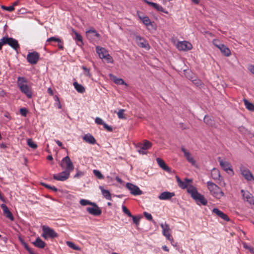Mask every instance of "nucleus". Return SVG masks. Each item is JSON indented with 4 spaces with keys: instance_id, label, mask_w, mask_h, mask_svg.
Here are the masks:
<instances>
[{
    "instance_id": "obj_39",
    "label": "nucleus",
    "mask_w": 254,
    "mask_h": 254,
    "mask_svg": "<svg viewBox=\"0 0 254 254\" xmlns=\"http://www.w3.org/2000/svg\"><path fill=\"white\" fill-rule=\"evenodd\" d=\"M28 145L33 149H36L37 147V144L33 142L32 139L28 138L27 140Z\"/></svg>"
},
{
    "instance_id": "obj_6",
    "label": "nucleus",
    "mask_w": 254,
    "mask_h": 254,
    "mask_svg": "<svg viewBox=\"0 0 254 254\" xmlns=\"http://www.w3.org/2000/svg\"><path fill=\"white\" fill-rule=\"evenodd\" d=\"M43 234L42 236L47 239L48 238H55L58 237V234L52 228L48 226L42 227Z\"/></svg>"
},
{
    "instance_id": "obj_19",
    "label": "nucleus",
    "mask_w": 254,
    "mask_h": 254,
    "mask_svg": "<svg viewBox=\"0 0 254 254\" xmlns=\"http://www.w3.org/2000/svg\"><path fill=\"white\" fill-rule=\"evenodd\" d=\"M181 150L184 153V156L188 160V161L191 163L192 165H194L195 164V161L193 157L191 156L190 152L188 151L184 147H181Z\"/></svg>"
},
{
    "instance_id": "obj_13",
    "label": "nucleus",
    "mask_w": 254,
    "mask_h": 254,
    "mask_svg": "<svg viewBox=\"0 0 254 254\" xmlns=\"http://www.w3.org/2000/svg\"><path fill=\"white\" fill-rule=\"evenodd\" d=\"M126 187L129 190L130 192L134 195H138L142 194V191L139 188L131 183H127Z\"/></svg>"
},
{
    "instance_id": "obj_18",
    "label": "nucleus",
    "mask_w": 254,
    "mask_h": 254,
    "mask_svg": "<svg viewBox=\"0 0 254 254\" xmlns=\"http://www.w3.org/2000/svg\"><path fill=\"white\" fill-rule=\"evenodd\" d=\"M177 182L178 184V186L182 189H185L188 188L190 185L189 186V183L191 182L192 180L188 179H185L184 181H182L181 179L178 176H176Z\"/></svg>"
},
{
    "instance_id": "obj_23",
    "label": "nucleus",
    "mask_w": 254,
    "mask_h": 254,
    "mask_svg": "<svg viewBox=\"0 0 254 254\" xmlns=\"http://www.w3.org/2000/svg\"><path fill=\"white\" fill-rule=\"evenodd\" d=\"M96 51L100 58L102 59H103L106 55L108 54V52L106 49L100 46H97L96 47Z\"/></svg>"
},
{
    "instance_id": "obj_58",
    "label": "nucleus",
    "mask_w": 254,
    "mask_h": 254,
    "mask_svg": "<svg viewBox=\"0 0 254 254\" xmlns=\"http://www.w3.org/2000/svg\"><path fill=\"white\" fill-rule=\"evenodd\" d=\"M58 47L60 49L63 50V49H64L63 43L62 41L61 42L58 43Z\"/></svg>"
},
{
    "instance_id": "obj_5",
    "label": "nucleus",
    "mask_w": 254,
    "mask_h": 254,
    "mask_svg": "<svg viewBox=\"0 0 254 254\" xmlns=\"http://www.w3.org/2000/svg\"><path fill=\"white\" fill-rule=\"evenodd\" d=\"M60 165L63 169H64L69 173H70L74 169L73 164L68 156L62 159Z\"/></svg>"
},
{
    "instance_id": "obj_2",
    "label": "nucleus",
    "mask_w": 254,
    "mask_h": 254,
    "mask_svg": "<svg viewBox=\"0 0 254 254\" xmlns=\"http://www.w3.org/2000/svg\"><path fill=\"white\" fill-rule=\"evenodd\" d=\"M206 186L210 194L216 199H220L225 196L222 189L213 182L208 181Z\"/></svg>"
},
{
    "instance_id": "obj_32",
    "label": "nucleus",
    "mask_w": 254,
    "mask_h": 254,
    "mask_svg": "<svg viewBox=\"0 0 254 254\" xmlns=\"http://www.w3.org/2000/svg\"><path fill=\"white\" fill-rule=\"evenodd\" d=\"M99 189L102 192V195L106 199L110 200L112 199L111 194L108 190H105L102 186H100Z\"/></svg>"
},
{
    "instance_id": "obj_45",
    "label": "nucleus",
    "mask_w": 254,
    "mask_h": 254,
    "mask_svg": "<svg viewBox=\"0 0 254 254\" xmlns=\"http://www.w3.org/2000/svg\"><path fill=\"white\" fill-rule=\"evenodd\" d=\"M103 59H105L108 63H113L114 62L113 58L109 54V53L106 55Z\"/></svg>"
},
{
    "instance_id": "obj_57",
    "label": "nucleus",
    "mask_w": 254,
    "mask_h": 254,
    "mask_svg": "<svg viewBox=\"0 0 254 254\" xmlns=\"http://www.w3.org/2000/svg\"><path fill=\"white\" fill-rule=\"evenodd\" d=\"M180 126H181V127L182 128V129L183 130H185V129H188L189 128V127L185 125L184 124L182 123V124H180Z\"/></svg>"
},
{
    "instance_id": "obj_38",
    "label": "nucleus",
    "mask_w": 254,
    "mask_h": 254,
    "mask_svg": "<svg viewBox=\"0 0 254 254\" xmlns=\"http://www.w3.org/2000/svg\"><path fill=\"white\" fill-rule=\"evenodd\" d=\"M66 245L71 249H72L73 250H76V251H80L81 249L78 246L75 245L73 243L70 242V241H67L66 242Z\"/></svg>"
},
{
    "instance_id": "obj_63",
    "label": "nucleus",
    "mask_w": 254,
    "mask_h": 254,
    "mask_svg": "<svg viewBox=\"0 0 254 254\" xmlns=\"http://www.w3.org/2000/svg\"><path fill=\"white\" fill-rule=\"evenodd\" d=\"M56 143L60 147H62L63 146V143L61 141H60V140H56Z\"/></svg>"
},
{
    "instance_id": "obj_52",
    "label": "nucleus",
    "mask_w": 254,
    "mask_h": 254,
    "mask_svg": "<svg viewBox=\"0 0 254 254\" xmlns=\"http://www.w3.org/2000/svg\"><path fill=\"white\" fill-rule=\"evenodd\" d=\"M20 114L23 116L26 117L28 112L26 108H21L19 110Z\"/></svg>"
},
{
    "instance_id": "obj_12",
    "label": "nucleus",
    "mask_w": 254,
    "mask_h": 254,
    "mask_svg": "<svg viewBox=\"0 0 254 254\" xmlns=\"http://www.w3.org/2000/svg\"><path fill=\"white\" fill-rule=\"evenodd\" d=\"M135 41L137 45L142 48H144L146 50L150 49V46L147 41L143 37L136 35L135 36Z\"/></svg>"
},
{
    "instance_id": "obj_50",
    "label": "nucleus",
    "mask_w": 254,
    "mask_h": 254,
    "mask_svg": "<svg viewBox=\"0 0 254 254\" xmlns=\"http://www.w3.org/2000/svg\"><path fill=\"white\" fill-rule=\"evenodd\" d=\"M243 246L245 249L248 250L251 253L254 254V249L252 247L248 246L246 243H243Z\"/></svg>"
},
{
    "instance_id": "obj_26",
    "label": "nucleus",
    "mask_w": 254,
    "mask_h": 254,
    "mask_svg": "<svg viewBox=\"0 0 254 254\" xmlns=\"http://www.w3.org/2000/svg\"><path fill=\"white\" fill-rule=\"evenodd\" d=\"M87 37L92 38L93 36L96 37L98 38L100 37V35L97 32V31L93 27L86 31Z\"/></svg>"
},
{
    "instance_id": "obj_20",
    "label": "nucleus",
    "mask_w": 254,
    "mask_h": 254,
    "mask_svg": "<svg viewBox=\"0 0 254 254\" xmlns=\"http://www.w3.org/2000/svg\"><path fill=\"white\" fill-rule=\"evenodd\" d=\"M212 212L226 221H229L230 220L229 217L218 208H213Z\"/></svg>"
},
{
    "instance_id": "obj_28",
    "label": "nucleus",
    "mask_w": 254,
    "mask_h": 254,
    "mask_svg": "<svg viewBox=\"0 0 254 254\" xmlns=\"http://www.w3.org/2000/svg\"><path fill=\"white\" fill-rule=\"evenodd\" d=\"M20 91L25 94L28 98L32 97V91L30 88L28 86L27 84L25 85L23 87L20 89Z\"/></svg>"
},
{
    "instance_id": "obj_4",
    "label": "nucleus",
    "mask_w": 254,
    "mask_h": 254,
    "mask_svg": "<svg viewBox=\"0 0 254 254\" xmlns=\"http://www.w3.org/2000/svg\"><path fill=\"white\" fill-rule=\"evenodd\" d=\"M135 146L140 154H145L147 153L146 150L152 146V143L147 140H144L143 143H137L135 144Z\"/></svg>"
},
{
    "instance_id": "obj_27",
    "label": "nucleus",
    "mask_w": 254,
    "mask_h": 254,
    "mask_svg": "<svg viewBox=\"0 0 254 254\" xmlns=\"http://www.w3.org/2000/svg\"><path fill=\"white\" fill-rule=\"evenodd\" d=\"M211 176L212 178L215 181L221 180V177L220 171L217 169L214 168L211 170Z\"/></svg>"
},
{
    "instance_id": "obj_17",
    "label": "nucleus",
    "mask_w": 254,
    "mask_h": 254,
    "mask_svg": "<svg viewBox=\"0 0 254 254\" xmlns=\"http://www.w3.org/2000/svg\"><path fill=\"white\" fill-rule=\"evenodd\" d=\"M93 207H87V211L90 214H92L94 216H99L101 214L102 211L100 209V208L97 206V205L93 202L92 205Z\"/></svg>"
},
{
    "instance_id": "obj_33",
    "label": "nucleus",
    "mask_w": 254,
    "mask_h": 254,
    "mask_svg": "<svg viewBox=\"0 0 254 254\" xmlns=\"http://www.w3.org/2000/svg\"><path fill=\"white\" fill-rule=\"evenodd\" d=\"M73 85L76 90L80 93H83L85 92L84 87L81 84H78L76 82L73 83Z\"/></svg>"
},
{
    "instance_id": "obj_48",
    "label": "nucleus",
    "mask_w": 254,
    "mask_h": 254,
    "mask_svg": "<svg viewBox=\"0 0 254 254\" xmlns=\"http://www.w3.org/2000/svg\"><path fill=\"white\" fill-rule=\"evenodd\" d=\"M82 68L84 70V74L86 76L88 77H91V75L90 72V69L89 68H86L84 66H82Z\"/></svg>"
},
{
    "instance_id": "obj_8",
    "label": "nucleus",
    "mask_w": 254,
    "mask_h": 254,
    "mask_svg": "<svg viewBox=\"0 0 254 254\" xmlns=\"http://www.w3.org/2000/svg\"><path fill=\"white\" fill-rule=\"evenodd\" d=\"M212 43L216 47L221 51L224 56L228 57L231 55L229 49L224 44L221 43L218 40L214 39L213 40Z\"/></svg>"
},
{
    "instance_id": "obj_62",
    "label": "nucleus",
    "mask_w": 254,
    "mask_h": 254,
    "mask_svg": "<svg viewBox=\"0 0 254 254\" xmlns=\"http://www.w3.org/2000/svg\"><path fill=\"white\" fill-rule=\"evenodd\" d=\"M116 180L118 182L120 183V184H122L123 183V181L122 180V179L120 178L118 176H117L116 177Z\"/></svg>"
},
{
    "instance_id": "obj_49",
    "label": "nucleus",
    "mask_w": 254,
    "mask_h": 254,
    "mask_svg": "<svg viewBox=\"0 0 254 254\" xmlns=\"http://www.w3.org/2000/svg\"><path fill=\"white\" fill-rule=\"evenodd\" d=\"M122 208H123V212L126 214H127L128 217H130L132 216L131 213L130 212V211L128 210V209L125 206H123Z\"/></svg>"
},
{
    "instance_id": "obj_3",
    "label": "nucleus",
    "mask_w": 254,
    "mask_h": 254,
    "mask_svg": "<svg viewBox=\"0 0 254 254\" xmlns=\"http://www.w3.org/2000/svg\"><path fill=\"white\" fill-rule=\"evenodd\" d=\"M241 174L250 184H254V176L251 171L246 167L240 168Z\"/></svg>"
},
{
    "instance_id": "obj_11",
    "label": "nucleus",
    "mask_w": 254,
    "mask_h": 254,
    "mask_svg": "<svg viewBox=\"0 0 254 254\" xmlns=\"http://www.w3.org/2000/svg\"><path fill=\"white\" fill-rule=\"evenodd\" d=\"M176 47L180 51H189L192 48L191 44L186 41L178 42Z\"/></svg>"
},
{
    "instance_id": "obj_37",
    "label": "nucleus",
    "mask_w": 254,
    "mask_h": 254,
    "mask_svg": "<svg viewBox=\"0 0 254 254\" xmlns=\"http://www.w3.org/2000/svg\"><path fill=\"white\" fill-rule=\"evenodd\" d=\"M72 32L75 34V40L76 41L80 42L81 45H82L83 43L82 36L79 34H78L74 29H72Z\"/></svg>"
},
{
    "instance_id": "obj_14",
    "label": "nucleus",
    "mask_w": 254,
    "mask_h": 254,
    "mask_svg": "<svg viewBox=\"0 0 254 254\" xmlns=\"http://www.w3.org/2000/svg\"><path fill=\"white\" fill-rule=\"evenodd\" d=\"M160 226L162 229L163 234L172 243L173 239L170 234L171 230L169 225L165 223V224H161Z\"/></svg>"
},
{
    "instance_id": "obj_44",
    "label": "nucleus",
    "mask_w": 254,
    "mask_h": 254,
    "mask_svg": "<svg viewBox=\"0 0 254 254\" xmlns=\"http://www.w3.org/2000/svg\"><path fill=\"white\" fill-rule=\"evenodd\" d=\"M93 203V202H92L88 200L84 199H81L80 200V204L82 206H85L86 205H91Z\"/></svg>"
},
{
    "instance_id": "obj_59",
    "label": "nucleus",
    "mask_w": 254,
    "mask_h": 254,
    "mask_svg": "<svg viewBox=\"0 0 254 254\" xmlns=\"http://www.w3.org/2000/svg\"><path fill=\"white\" fill-rule=\"evenodd\" d=\"M18 240L22 245L26 243L24 240L20 237H19Z\"/></svg>"
},
{
    "instance_id": "obj_46",
    "label": "nucleus",
    "mask_w": 254,
    "mask_h": 254,
    "mask_svg": "<svg viewBox=\"0 0 254 254\" xmlns=\"http://www.w3.org/2000/svg\"><path fill=\"white\" fill-rule=\"evenodd\" d=\"M51 41H54V42L60 43V42H61V40L60 38H57V37H50V38H48L47 40V42H51Z\"/></svg>"
},
{
    "instance_id": "obj_43",
    "label": "nucleus",
    "mask_w": 254,
    "mask_h": 254,
    "mask_svg": "<svg viewBox=\"0 0 254 254\" xmlns=\"http://www.w3.org/2000/svg\"><path fill=\"white\" fill-rule=\"evenodd\" d=\"M124 109H120L117 113L118 118L121 119H126V117L124 115Z\"/></svg>"
},
{
    "instance_id": "obj_25",
    "label": "nucleus",
    "mask_w": 254,
    "mask_h": 254,
    "mask_svg": "<svg viewBox=\"0 0 254 254\" xmlns=\"http://www.w3.org/2000/svg\"><path fill=\"white\" fill-rule=\"evenodd\" d=\"M157 162L159 166L164 170L170 173L171 172V169L165 164V162L161 158H157L156 159Z\"/></svg>"
},
{
    "instance_id": "obj_15",
    "label": "nucleus",
    "mask_w": 254,
    "mask_h": 254,
    "mask_svg": "<svg viewBox=\"0 0 254 254\" xmlns=\"http://www.w3.org/2000/svg\"><path fill=\"white\" fill-rule=\"evenodd\" d=\"M39 59V54L36 52L29 53L27 56V60L32 64H37Z\"/></svg>"
},
{
    "instance_id": "obj_21",
    "label": "nucleus",
    "mask_w": 254,
    "mask_h": 254,
    "mask_svg": "<svg viewBox=\"0 0 254 254\" xmlns=\"http://www.w3.org/2000/svg\"><path fill=\"white\" fill-rule=\"evenodd\" d=\"M1 208H2L3 214L5 217L9 219L10 220L13 221L14 220L13 216L7 206L4 204H2L1 205Z\"/></svg>"
},
{
    "instance_id": "obj_7",
    "label": "nucleus",
    "mask_w": 254,
    "mask_h": 254,
    "mask_svg": "<svg viewBox=\"0 0 254 254\" xmlns=\"http://www.w3.org/2000/svg\"><path fill=\"white\" fill-rule=\"evenodd\" d=\"M2 43L4 44V45H9L16 51L18 49H19V45L17 40L11 37H8L7 36L2 37Z\"/></svg>"
},
{
    "instance_id": "obj_31",
    "label": "nucleus",
    "mask_w": 254,
    "mask_h": 254,
    "mask_svg": "<svg viewBox=\"0 0 254 254\" xmlns=\"http://www.w3.org/2000/svg\"><path fill=\"white\" fill-rule=\"evenodd\" d=\"M28 81L24 77H18L17 78V84L18 88L20 89L23 87L25 85L27 84Z\"/></svg>"
},
{
    "instance_id": "obj_51",
    "label": "nucleus",
    "mask_w": 254,
    "mask_h": 254,
    "mask_svg": "<svg viewBox=\"0 0 254 254\" xmlns=\"http://www.w3.org/2000/svg\"><path fill=\"white\" fill-rule=\"evenodd\" d=\"M143 215H144V216H145V217L146 218V219H147V220H148L149 221H153V218H152V215L150 213H148L147 212H143Z\"/></svg>"
},
{
    "instance_id": "obj_30",
    "label": "nucleus",
    "mask_w": 254,
    "mask_h": 254,
    "mask_svg": "<svg viewBox=\"0 0 254 254\" xmlns=\"http://www.w3.org/2000/svg\"><path fill=\"white\" fill-rule=\"evenodd\" d=\"M32 244L36 247L43 249L45 246V243L42 241L39 237L36 238V240L32 242Z\"/></svg>"
},
{
    "instance_id": "obj_10",
    "label": "nucleus",
    "mask_w": 254,
    "mask_h": 254,
    "mask_svg": "<svg viewBox=\"0 0 254 254\" xmlns=\"http://www.w3.org/2000/svg\"><path fill=\"white\" fill-rule=\"evenodd\" d=\"M241 192L244 200L248 202L250 204L253 205V206H252V208L254 209V196L248 191L242 190Z\"/></svg>"
},
{
    "instance_id": "obj_9",
    "label": "nucleus",
    "mask_w": 254,
    "mask_h": 254,
    "mask_svg": "<svg viewBox=\"0 0 254 254\" xmlns=\"http://www.w3.org/2000/svg\"><path fill=\"white\" fill-rule=\"evenodd\" d=\"M221 167L230 175L234 174L233 171L230 164L225 159H222L220 157L218 158Z\"/></svg>"
},
{
    "instance_id": "obj_56",
    "label": "nucleus",
    "mask_w": 254,
    "mask_h": 254,
    "mask_svg": "<svg viewBox=\"0 0 254 254\" xmlns=\"http://www.w3.org/2000/svg\"><path fill=\"white\" fill-rule=\"evenodd\" d=\"M249 70L251 71V72L254 74V65H251L249 66Z\"/></svg>"
},
{
    "instance_id": "obj_24",
    "label": "nucleus",
    "mask_w": 254,
    "mask_h": 254,
    "mask_svg": "<svg viewBox=\"0 0 254 254\" xmlns=\"http://www.w3.org/2000/svg\"><path fill=\"white\" fill-rule=\"evenodd\" d=\"M83 139L85 142L91 144H94L96 142L95 138L90 133L85 134L83 137Z\"/></svg>"
},
{
    "instance_id": "obj_36",
    "label": "nucleus",
    "mask_w": 254,
    "mask_h": 254,
    "mask_svg": "<svg viewBox=\"0 0 254 254\" xmlns=\"http://www.w3.org/2000/svg\"><path fill=\"white\" fill-rule=\"evenodd\" d=\"M152 6L158 11H161L165 13H168V12L167 11H165L162 6L159 5L156 3L154 2V3L152 4Z\"/></svg>"
},
{
    "instance_id": "obj_60",
    "label": "nucleus",
    "mask_w": 254,
    "mask_h": 254,
    "mask_svg": "<svg viewBox=\"0 0 254 254\" xmlns=\"http://www.w3.org/2000/svg\"><path fill=\"white\" fill-rule=\"evenodd\" d=\"M41 184H42V185L43 186H44L45 188H47V189H50V188H51V186H50V185H48V184H45V183H41Z\"/></svg>"
},
{
    "instance_id": "obj_34",
    "label": "nucleus",
    "mask_w": 254,
    "mask_h": 254,
    "mask_svg": "<svg viewBox=\"0 0 254 254\" xmlns=\"http://www.w3.org/2000/svg\"><path fill=\"white\" fill-rule=\"evenodd\" d=\"M244 102L246 108L250 111H254V105L250 102L247 99H244Z\"/></svg>"
},
{
    "instance_id": "obj_47",
    "label": "nucleus",
    "mask_w": 254,
    "mask_h": 254,
    "mask_svg": "<svg viewBox=\"0 0 254 254\" xmlns=\"http://www.w3.org/2000/svg\"><path fill=\"white\" fill-rule=\"evenodd\" d=\"M0 7L2 9L5 10H7L8 11H12L14 10V7H13V6H5L4 5H1Z\"/></svg>"
},
{
    "instance_id": "obj_55",
    "label": "nucleus",
    "mask_w": 254,
    "mask_h": 254,
    "mask_svg": "<svg viewBox=\"0 0 254 254\" xmlns=\"http://www.w3.org/2000/svg\"><path fill=\"white\" fill-rule=\"evenodd\" d=\"M83 175V173L82 172L78 171L76 173V174L74 175V178H78L79 177Z\"/></svg>"
},
{
    "instance_id": "obj_64",
    "label": "nucleus",
    "mask_w": 254,
    "mask_h": 254,
    "mask_svg": "<svg viewBox=\"0 0 254 254\" xmlns=\"http://www.w3.org/2000/svg\"><path fill=\"white\" fill-rule=\"evenodd\" d=\"M50 189L55 192L58 190V189L54 186H51Z\"/></svg>"
},
{
    "instance_id": "obj_42",
    "label": "nucleus",
    "mask_w": 254,
    "mask_h": 254,
    "mask_svg": "<svg viewBox=\"0 0 254 254\" xmlns=\"http://www.w3.org/2000/svg\"><path fill=\"white\" fill-rule=\"evenodd\" d=\"M130 217L132 218L133 222L136 225H138L139 224L140 219L141 218V216H135L132 215V216H131Z\"/></svg>"
},
{
    "instance_id": "obj_16",
    "label": "nucleus",
    "mask_w": 254,
    "mask_h": 254,
    "mask_svg": "<svg viewBox=\"0 0 254 254\" xmlns=\"http://www.w3.org/2000/svg\"><path fill=\"white\" fill-rule=\"evenodd\" d=\"M70 173L65 170L57 174L53 175V178L57 181H64L69 177Z\"/></svg>"
},
{
    "instance_id": "obj_61",
    "label": "nucleus",
    "mask_w": 254,
    "mask_h": 254,
    "mask_svg": "<svg viewBox=\"0 0 254 254\" xmlns=\"http://www.w3.org/2000/svg\"><path fill=\"white\" fill-rule=\"evenodd\" d=\"M48 92L49 94H50L51 95H53L54 93L53 90L51 88H49L48 89Z\"/></svg>"
},
{
    "instance_id": "obj_40",
    "label": "nucleus",
    "mask_w": 254,
    "mask_h": 254,
    "mask_svg": "<svg viewBox=\"0 0 254 254\" xmlns=\"http://www.w3.org/2000/svg\"><path fill=\"white\" fill-rule=\"evenodd\" d=\"M93 174L94 175L99 179H104V176L102 174V173L98 170H94L93 171Z\"/></svg>"
},
{
    "instance_id": "obj_29",
    "label": "nucleus",
    "mask_w": 254,
    "mask_h": 254,
    "mask_svg": "<svg viewBox=\"0 0 254 254\" xmlns=\"http://www.w3.org/2000/svg\"><path fill=\"white\" fill-rule=\"evenodd\" d=\"M110 76L115 83L118 85H125L126 86H127V84L123 79L117 78L116 76H114L111 74L110 75Z\"/></svg>"
},
{
    "instance_id": "obj_1",
    "label": "nucleus",
    "mask_w": 254,
    "mask_h": 254,
    "mask_svg": "<svg viewBox=\"0 0 254 254\" xmlns=\"http://www.w3.org/2000/svg\"><path fill=\"white\" fill-rule=\"evenodd\" d=\"M188 192L191 195V197L195 201L197 204L203 205H207V199L203 195L198 192L195 187L190 185L188 188Z\"/></svg>"
},
{
    "instance_id": "obj_41",
    "label": "nucleus",
    "mask_w": 254,
    "mask_h": 254,
    "mask_svg": "<svg viewBox=\"0 0 254 254\" xmlns=\"http://www.w3.org/2000/svg\"><path fill=\"white\" fill-rule=\"evenodd\" d=\"M204 122L209 126H212L213 121L208 116H205L204 118Z\"/></svg>"
},
{
    "instance_id": "obj_54",
    "label": "nucleus",
    "mask_w": 254,
    "mask_h": 254,
    "mask_svg": "<svg viewBox=\"0 0 254 254\" xmlns=\"http://www.w3.org/2000/svg\"><path fill=\"white\" fill-rule=\"evenodd\" d=\"M103 126H104V127L107 129L108 131H112L113 130V129L111 127L108 126L107 124H106V123H104L103 124Z\"/></svg>"
},
{
    "instance_id": "obj_35",
    "label": "nucleus",
    "mask_w": 254,
    "mask_h": 254,
    "mask_svg": "<svg viewBox=\"0 0 254 254\" xmlns=\"http://www.w3.org/2000/svg\"><path fill=\"white\" fill-rule=\"evenodd\" d=\"M139 18L141 20L142 22L146 25L149 26L151 25V22L147 16L141 17L139 16Z\"/></svg>"
},
{
    "instance_id": "obj_22",
    "label": "nucleus",
    "mask_w": 254,
    "mask_h": 254,
    "mask_svg": "<svg viewBox=\"0 0 254 254\" xmlns=\"http://www.w3.org/2000/svg\"><path fill=\"white\" fill-rule=\"evenodd\" d=\"M174 196H175V193L174 192L164 191L162 192L159 195L158 198L160 200H168L171 199Z\"/></svg>"
},
{
    "instance_id": "obj_53",
    "label": "nucleus",
    "mask_w": 254,
    "mask_h": 254,
    "mask_svg": "<svg viewBox=\"0 0 254 254\" xmlns=\"http://www.w3.org/2000/svg\"><path fill=\"white\" fill-rule=\"evenodd\" d=\"M95 123L98 125H103V124L105 123H104V122L101 118H98V117L96 118Z\"/></svg>"
}]
</instances>
